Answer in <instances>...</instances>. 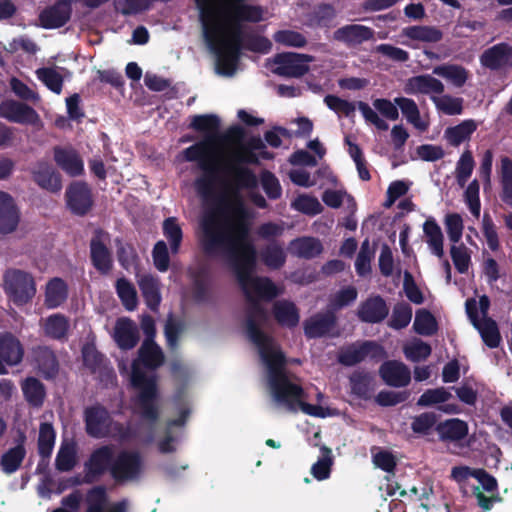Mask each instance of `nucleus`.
<instances>
[{
    "mask_svg": "<svg viewBox=\"0 0 512 512\" xmlns=\"http://www.w3.org/2000/svg\"><path fill=\"white\" fill-rule=\"evenodd\" d=\"M200 244L210 258L225 257L249 301L245 327L252 319L258 329L267 319L266 310L257 299L271 301L279 295L275 283L268 277L252 276L257 266V250L250 239V223L241 201L224 215L208 213L201 222Z\"/></svg>",
    "mask_w": 512,
    "mask_h": 512,
    "instance_id": "nucleus-1",
    "label": "nucleus"
},
{
    "mask_svg": "<svg viewBox=\"0 0 512 512\" xmlns=\"http://www.w3.org/2000/svg\"><path fill=\"white\" fill-rule=\"evenodd\" d=\"M220 125V118L217 115H194L189 128L205 134V137L203 140L185 148L182 154L185 161L197 162L198 168L202 171V174L195 179L194 187L203 202L213 206L210 213L224 215L234 205L225 194L216 192L220 173L232 174L238 188L254 189L257 187L258 180L251 169L232 165L228 162L223 163L222 159L216 154L213 146L218 139Z\"/></svg>",
    "mask_w": 512,
    "mask_h": 512,
    "instance_id": "nucleus-2",
    "label": "nucleus"
},
{
    "mask_svg": "<svg viewBox=\"0 0 512 512\" xmlns=\"http://www.w3.org/2000/svg\"><path fill=\"white\" fill-rule=\"evenodd\" d=\"M248 326V338L257 346L267 367L268 386L273 400L290 412L301 410L310 416L324 417L323 408L305 402L304 389L300 384L291 381L286 369V356L273 338L258 329L252 319Z\"/></svg>",
    "mask_w": 512,
    "mask_h": 512,
    "instance_id": "nucleus-3",
    "label": "nucleus"
},
{
    "mask_svg": "<svg viewBox=\"0 0 512 512\" xmlns=\"http://www.w3.org/2000/svg\"><path fill=\"white\" fill-rule=\"evenodd\" d=\"M164 361L165 357L161 347L155 341L143 340L138 350V359H135L131 366V385L138 390L134 400L135 411L150 426H154L160 418L157 404V377L156 375H147L140 368L139 363L147 369L156 370L163 365Z\"/></svg>",
    "mask_w": 512,
    "mask_h": 512,
    "instance_id": "nucleus-4",
    "label": "nucleus"
},
{
    "mask_svg": "<svg viewBox=\"0 0 512 512\" xmlns=\"http://www.w3.org/2000/svg\"><path fill=\"white\" fill-rule=\"evenodd\" d=\"M3 290L16 306H24L34 298L36 283L33 275L18 268H8L3 274Z\"/></svg>",
    "mask_w": 512,
    "mask_h": 512,
    "instance_id": "nucleus-5",
    "label": "nucleus"
},
{
    "mask_svg": "<svg viewBox=\"0 0 512 512\" xmlns=\"http://www.w3.org/2000/svg\"><path fill=\"white\" fill-rule=\"evenodd\" d=\"M145 470L142 454L137 450L119 451L111 466V477L118 485L138 482Z\"/></svg>",
    "mask_w": 512,
    "mask_h": 512,
    "instance_id": "nucleus-6",
    "label": "nucleus"
},
{
    "mask_svg": "<svg viewBox=\"0 0 512 512\" xmlns=\"http://www.w3.org/2000/svg\"><path fill=\"white\" fill-rule=\"evenodd\" d=\"M110 235L102 228H96L90 239V261L101 275H108L114 265L112 251L108 247Z\"/></svg>",
    "mask_w": 512,
    "mask_h": 512,
    "instance_id": "nucleus-7",
    "label": "nucleus"
},
{
    "mask_svg": "<svg viewBox=\"0 0 512 512\" xmlns=\"http://www.w3.org/2000/svg\"><path fill=\"white\" fill-rule=\"evenodd\" d=\"M83 421L85 432L92 438H106L111 434L113 418L109 410L100 403H95L84 409Z\"/></svg>",
    "mask_w": 512,
    "mask_h": 512,
    "instance_id": "nucleus-8",
    "label": "nucleus"
},
{
    "mask_svg": "<svg viewBox=\"0 0 512 512\" xmlns=\"http://www.w3.org/2000/svg\"><path fill=\"white\" fill-rule=\"evenodd\" d=\"M114 447L110 444L102 445L94 449L89 458L84 462V481L86 484L96 482L106 472L111 475Z\"/></svg>",
    "mask_w": 512,
    "mask_h": 512,
    "instance_id": "nucleus-9",
    "label": "nucleus"
},
{
    "mask_svg": "<svg viewBox=\"0 0 512 512\" xmlns=\"http://www.w3.org/2000/svg\"><path fill=\"white\" fill-rule=\"evenodd\" d=\"M312 61H314V57L308 54L278 53L273 58V63L277 65L273 72L279 76L299 78L308 73V63Z\"/></svg>",
    "mask_w": 512,
    "mask_h": 512,
    "instance_id": "nucleus-10",
    "label": "nucleus"
},
{
    "mask_svg": "<svg viewBox=\"0 0 512 512\" xmlns=\"http://www.w3.org/2000/svg\"><path fill=\"white\" fill-rule=\"evenodd\" d=\"M84 502L85 512H128L129 501L121 499L110 503L105 485H95L87 490Z\"/></svg>",
    "mask_w": 512,
    "mask_h": 512,
    "instance_id": "nucleus-11",
    "label": "nucleus"
},
{
    "mask_svg": "<svg viewBox=\"0 0 512 512\" xmlns=\"http://www.w3.org/2000/svg\"><path fill=\"white\" fill-rule=\"evenodd\" d=\"M65 199L71 213L80 217L87 215L94 205L92 190L83 181L72 182L66 189Z\"/></svg>",
    "mask_w": 512,
    "mask_h": 512,
    "instance_id": "nucleus-12",
    "label": "nucleus"
},
{
    "mask_svg": "<svg viewBox=\"0 0 512 512\" xmlns=\"http://www.w3.org/2000/svg\"><path fill=\"white\" fill-rule=\"evenodd\" d=\"M231 19L232 25L230 30V36L228 39L222 41L221 44L234 48L238 47L239 50L241 51L242 48L244 47L249 51L258 53H267L271 49L272 43L270 42V40L264 36L259 35L248 36L245 45H243L244 33L242 30V26L240 24L242 20H236L232 13Z\"/></svg>",
    "mask_w": 512,
    "mask_h": 512,
    "instance_id": "nucleus-13",
    "label": "nucleus"
},
{
    "mask_svg": "<svg viewBox=\"0 0 512 512\" xmlns=\"http://www.w3.org/2000/svg\"><path fill=\"white\" fill-rule=\"evenodd\" d=\"M214 19L209 22L208 28L213 31V39L210 42L206 37L205 40L208 42L210 47L215 51L217 56V69L218 72L225 76H232L237 68L241 56V50L238 47H229L221 44L217 45V32L218 29L213 25Z\"/></svg>",
    "mask_w": 512,
    "mask_h": 512,
    "instance_id": "nucleus-14",
    "label": "nucleus"
},
{
    "mask_svg": "<svg viewBox=\"0 0 512 512\" xmlns=\"http://www.w3.org/2000/svg\"><path fill=\"white\" fill-rule=\"evenodd\" d=\"M24 348L19 339L10 332L0 333V375L8 374L7 366L22 362Z\"/></svg>",
    "mask_w": 512,
    "mask_h": 512,
    "instance_id": "nucleus-15",
    "label": "nucleus"
},
{
    "mask_svg": "<svg viewBox=\"0 0 512 512\" xmlns=\"http://www.w3.org/2000/svg\"><path fill=\"white\" fill-rule=\"evenodd\" d=\"M384 355L383 348L373 341H364L360 345L351 344L343 349L338 361L344 366H354L362 362L366 357L380 358Z\"/></svg>",
    "mask_w": 512,
    "mask_h": 512,
    "instance_id": "nucleus-16",
    "label": "nucleus"
},
{
    "mask_svg": "<svg viewBox=\"0 0 512 512\" xmlns=\"http://www.w3.org/2000/svg\"><path fill=\"white\" fill-rule=\"evenodd\" d=\"M337 326V315L329 307L319 312L303 323L304 334L308 339H317L329 335Z\"/></svg>",
    "mask_w": 512,
    "mask_h": 512,
    "instance_id": "nucleus-17",
    "label": "nucleus"
},
{
    "mask_svg": "<svg viewBox=\"0 0 512 512\" xmlns=\"http://www.w3.org/2000/svg\"><path fill=\"white\" fill-rule=\"evenodd\" d=\"M0 116L18 124L36 125L40 121L36 110L16 100H4L0 103Z\"/></svg>",
    "mask_w": 512,
    "mask_h": 512,
    "instance_id": "nucleus-18",
    "label": "nucleus"
},
{
    "mask_svg": "<svg viewBox=\"0 0 512 512\" xmlns=\"http://www.w3.org/2000/svg\"><path fill=\"white\" fill-rule=\"evenodd\" d=\"M73 0H57L53 5L43 9L39 14V22L44 29L63 27L71 18Z\"/></svg>",
    "mask_w": 512,
    "mask_h": 512,
    "instance_id": "nucleus-19",
    "label": "nucleus"
},
{
    "mask_svg": "<svg viewBox=\"0 0 512 512\" xmlns=\"http://www.w3.org/2000/svg\"><path fill=\"white\" fill-rule=\"evenodd\" d=\"M389 307L380 295L369 296L361 302L357 309V317L360 321L369 324L381 323L387 318Z\"/></svg>",
    "mask_w": 512,
    "mask_h": 512,
    "instance_id": "nucleus-20",
    "label": "nucleus"
},
{
    "mask_svg": "<svg viewBox=\"0 0 512 512\" xmlns=\"http://www.w3.org/2000/svg\"><path fill=\"white\" fill-rule=\"evenodd\" d=\"M21 213L14 198L0 190V234L8 235L16 231Z\"/></svg>",
    "mask_w": 512,
    "mask_h": 512,
    "instance_id": "nucleus-21",
    "label": "nucleus"
},
{
    "mask_svg": "<svg viewBox=\"0 0 512 512\" xmlns=\"http://www.w3.org/2000/svg\"><path fill=\"white\" fill-rule=\"evenodd\" d=\"M480 63L492 71L512 66V46L505 42L493 45L481 54Z\"/></svg>",
    "mask_w": 512,
    "mask_h": 512,
    "instance_id": "nucleus-22",
    "label": "nucleus"
},
{
    "mask_svg": "<svg viewBox=\"0 0 512 512\" xmlns=\"http://www.w3.org/2000/svg\"><path fill=\"white\" fill-rule=\"evenodd\" d=\"M375 31L361 24H347L333 33L335 41L344 43L348 47H354L374 39Z\"/></svg>",
    "mask_w": 512,
    "mask_h": 512,
    "instance_id": "nucleus-23",
    "label": "nucleus"
},
{
    "mask_svg": "<svg viewBox=\"0 0 512 512\" xmlns=\"http://www.w3.org/2000/svg\"><path fill=\"white\" fill-rule=\"evenodd\" d=\"M33 181L44 190L58 193L62 189V179L58 172L46 161H38L31 170Z\"/></svg>",
    "mask_w": 512,
    "mask_h": 512,
    "instance_id": "nucleus-24",
    "label": "nucleus"
},
{
    "mask_svg": "<svg viewBox=\"0 0 512 512\" xmlns=\"http://www.w3.org/2000/svg\"><path fill=\"white\" fill-rule=\"evenodd\" d=\"M379 375L382 380L391 387H405L411 381V372L402 362L388 360L381 364Z\"/></svg>",
    "mask_w": 512,
    "mask_h": 512,
    "instance_id": "nucleus-25",
    "label": "nucleus"
},
{
    "mask_svg": "<svg viewBox=\"0 0 512 512\" xmlns=\"http://www.w3.org/2000/svg\"><path fill=\"white\" fill-rule=\"evenodd\" d=\"M54 161L66 174L75 177L84 172L83 161L78 152L72 147L55 146L53 148Z\"/></svg>",
    "mask_w": 512,
    "mask_h": 512,
    "instance_id": "nucleus-26",
    "label": "nucleus"
},
{
    "mask_svg": "<svg viewBox=\"0 0 512 512\" xmlns=\"http://www.w3.org/2000/svg\"><path fill=\"white\" fill-rule=\"evenodd\" d=\"M139 339V330L133 320L123 317L116 321L114 340L121 350L133 349L138 344Z\"/></svg>",
    "mask_w": 512,
    "mask_h": 512,
    "instance_id": "nucleus-27",
    "label": "nucleus"
},
{
    "mask_svg": "<svg viewBox=\"0 0 512 512\" xmlns=\"http://www.w3.org/2000/svg\"><path fill=\"white\" fill-rule=\"evenodd\" d=\"M435 431L439 441L443 443H457L465 439L469 433L468 423L459 418H450L439 422Z\"/></svg>",
    "mask_w": 512,
    "mask_h": 512,
    "instance_id": "nucleus-28",
    "label": "nucleus"
},
{
    "mask_svg": "<svg viewBox=\"0 0 512 512\" xmlns=\"http://www.w3.org/2000/svg\"><path fill=\"white\" fill-rule=\"evenodd\" d=\"M404 91L409 95H428L431 93L439 95L444 92V85L439 79L429 74H422L409 78Z\"/></svg>",
    "mask_w": 512,
    "mask_h": 512,
    "instance_id": "nucleus-29",
    "label": "nucleus"
},
{
    "mask_svg": "<svg viewBox=\"0 0 512 512\" xmlns=\"http://www.w3.org/2000/svg\"><path fill=\"white\" fill-rule=\"evenodd\" d=\"M34 361L45 379H53L59 371V362L52 349L38 346L33 350Z\"/></svg>",
    "mask_w": 512,
    "mask_h": 512,
    "instance_id": "nucleus-30",
    "label": "nucleus"
},
{
    "mask_svg": "<svg viewBox=\"0 0 512 512\" xmlns=\"http://www.w3.org/2000/svg\"><path fill=\"white\" fill-rule=\"evenodd\" d=\"M138 285L148 308L154 312L158 311L161 303L159 279L146 274L138 280Z\"/></svg>",
    "mask_w": 512,
    "mask_h": 512,
    "instance_id": "nucleus-31",
    "label": "nucleus"
},
{
    "mask_svg": "<svg viewBox=\"0 0 512 512\" xmlns=\"http://www.w3.org/2000/svg\"><path fill=\"white\" fill-rule=\"evenodd\" d=\"M272 312L277 323L283 327L294 328L299 324V309L291 301H276L273 304Z\"/></svg>",
    "mask_w": 512,
    "mask_h": 512,
    "instance_id": "nucleus-32",
    "label": "nucleus"
},
{
    "mask_svg": "<svg viewBox=\"0 0 512 512\" xmlns=\"http://www.w3.org/2000/svg\"><path fill=\"white\" fill-rule=\"evenodd\" d=\"M261 262L270 270H279L286 263V253L283 244L272 240L259 253Z\"/></svg>",
    "mask_w": 512,
    "mask_h": 512,
    "instance_id": "nucleus-33",
    "label": "nucleus"
},
{
    "mask_svg": "<svg viewBox=\"0 0 512 512\" xmlns=\"http://www.w3.org/2000/svg\"><path fill=\"white\" fill-rule=\"evenodd\" d=\"M426 243L433 255L442 259L444 257V235L441 227L433 217H429L423 224Z\"/></svg>",
    "mask_w": 512,
    "mask_h": 512,
    "instance_id": "nucleus-34",
    "label": "nucleus"
},
{
    "mask_svg": "<svg viewBox=\"0 0 512 512\" xmlns=\"http://www.w3.org/2000/svg\"><path fill=\"white\" fill-rule=\"evenodd\" d=\"M291 253L299 258L312 259L323 251L319 239L314 237H299L290 242Z\"/></svg>",
    "mask_w": 512,
    "mask_h": 512,
    "instance_id": "nucleus-35",
    "label": "nucleus"
},
{
    "mask_svg": "<svg viewBox=\"0 0 512 512\" xmlns=\"http://www.w3.org/2000/svg\"><path fill=\"white\" fill-rule=\"evenodd\" d=\"M401 35L425 43H437L443 38V32L439 28L427 25L407 26L402 29Z\"/></svg>",
    "mask_w": 512,
    "mask_h": 512,
    "instance_id": "nucleus-36",
    "label": "nucleus"
},
{
    "mask_svg": "<svg viewBox=\"0 0 512 512\" xmlns=\"http://www.w3.org/2000/svg\"><path fill=\"white\" fill-rule=\"evenodd\" d=\"M68 297L66 282L58 277L51 279L46 285L45 306L54 309L61 306Z\"/></svg>",
    "mask_w": 512,
    "mask_h": 512,
    "instance_id": "nucleus-37",
    "label": "nucleus"
},
{
    "mask_svg": "<svg viewBox=\"0 0 512 512\" xmlns=\"http://www.w3.org/2000/svg\"><path fill=\"white\" fill-rule=\"evenodd\" d=\"M433 74L449 81L453 86L461 88L469 78V71L458 64L445 63L433 68Z\"/></svg>",
    "mask_w": 512,
    "mask_h": 512,
    "instance_id": "nucleus-38",
    "label": "nucleus"
},
{
    "mask_svg": "<svg viewBox=\"0 0 512 512\" xmlns=\"http://www.w3.org/2000/svg\"><path fill=\"white\" fill-rule=\"evenodd\" d=\"M22 392L25 400L32 407L39 408L43 405L46 397V389L39 379L27 377L22 383Z\"/></svg>",
    "mask_w": 512,
    "mask_h": 512,
    "instance_id": "nucleus-39",
    "label": "nucleus"
},
{
    "mask_svg": "<svg viewBox=\"0 0 512 512\" xmlns=\"http://www.w3.org/2000/svg\"><path fill=\"white\" fill-rule=\"evenodd\" d=\"M476 129L477 124L474 120H464L458 125L448 127L445 130V138L451 146L457 147L464 141L469 140Z\"/></svg>",
    "mask_w": 512,
    "mask_h": 512,
    "instance_id": "nucleus-40",
    "label": "nucleus"
},
{
    "mask_svg": "<svg viewBox=\"0 0 512 512\" xmlns=\"http://www.w3.org/2000/svg\"><path fill=\"white\" fill-rule=\"evenodd\" d=\"M394 101L410 124L422 132L427 130L428 124L421 120L419 108L413 99L396 97Z\"/></svg>",
    "mask_w": 512,
    "mask_h": 512,
    "instance_id": "nucleus-41",
    "label": "nucleus"
},
{
    "mask_svg": "<svg viewBox=\"0 0 512 512\" xmlns=\"http://www.w3.org/2000/svg\"><path fill=\"white\" fill-rule=\"evenodd\" d=\"M351 391L358 398L369 400L374 391L373 377L368 372L356 371L350 378Z\"/></svg>",
    "mask_w": 512,
    "mask_h": 512,
    "instance_id": "nucleus-42",
    "label": "nucleus"
},
{
    "mask_svg": "<svg viewBox=\"0 0 512 512\" xmlns=\"http://www.w3.org/2000/svg\"><path fill=\"white\" fill-rule=\"evenodd\" d=\"M231 12L236 20L258 23L263 20V9L260 5L244 3L245 0H230Z\"/></svg>",
    "mask_w": 512,
    "mask_h": 512,
    "instance_id": "nucleus-43",
    "label": "nucleus"
},
{
    "mask_svg": "<svg viewBox=\"0 0 512 512\" xmlns=\"http://www.w3.org/2000/svg\"><path fill=\"white\" fill-rule=\"evenodd\" d=\"M26 456V449L23 442L9 448L0 458L1 470L6 474L16 472Z\"/></svg>",
    "mask_w": 512,
    "mask_h": 512,
    "instance_id": "nucleus-44",
    "label": "nucleus"
},
{
    "mask_svg": "<svg viewBox=\"0 0 512 512\" xmlns=\"http://www.w3.org/2000/svg\"><path fill=\"white\" fill-rule=\"evenodd\" d=\"M70 328L69 320L63 314L50 315L45 322V335L54 340L66 339Z\"/></svg>",
    "mask_w": 512,
    "mask_h": 512,
    "instance_id": "nucleus-45",
    "label": "nucleus"
},
{
    "mask_svg": "<svg viewBox=\"0 0 512 512\" xmlns=\"http://www.w3.org/2000/svg\"><path fill=\"white\" fill-rule=\"evenodd\" d=\"M56 432L49 422H42L39 426L38 454L40 457L50 458L55 445Z\"/></svg>",
    "mask_w": 512,
    "mask_h": 512,
    "instance_id": "nucleus-46",
    "label": "nucleus"
},
{
    "mask_svg": "<svg viewBox=\"0 0 512 512\" xmlns=\"http://www.w3.org/2000/svg\"><path fill=\"white\" fill-rule=\"evenodd\" d=\"M501 200L512 207V159L503 156L500 169Z\"/></svg>",
    "mask_w": 512,
    "mask_h": 512,
    "instance_id": "nucleus-47",
    "label": "nucleus"
},
{
    "mask_svg": "<svg viewBox=\"0 0 512 512\" xmlns=\"http://www.w3.org/2000/svg\"><path fill=\"white\" fill-rule=\"evenodd\" d=\"M413 328L419 335L432 336L438 331V323L435 316L423 308L416 311Z\"/></svg>",
    "mask_w": 512,
    "mask_h": 512,
    "instance_id": "nucleus-48",
    "label": "nucleus"
},
{
    "mask_svg": "<svg viewBox=\"0 0 512 512\" xmlns=\"http://www.w3.org/2000/svg\"><path fill=\"white\" fill-rule=\"evenodd\" d=\"M481 338L489 348H497L501 342V335L496 321L492 318H483L482 322L475 327Z\"/></svg>",
    "mask_w": 512,
    "mask_h": 512,
    "instance_id": "nucleus-49",
    "label": "nucleus"
},
{
    "mask_svg": "<svg viewBox=\"0 0 512 512\" xmlns=\"http://www.w3.org/2000/svg\"><path fill=\"white\" fill-rule=\"evenodd\" d=\"M117 259L120 266L129 271L131 268L136 269L139 265L138 253L131 243H122L120 239H116Z\"/></svg>",
    "mask_w": 512,
    "mask_h": 512,
    "instance_id": "nucleus-50",
    "label": "nucleus"
},
{
    "mask_svg": "<svg viewBox=\"0 0 512 512\" xmlns=\"http://www.w3.org/2000/svg\"><path fill=\"white\" fill-rule=\"evenodd\" d=\"M115 288L123 306L128 311H133L136 309L138 304L137 292L133 284L126 278L122 277L117 279Z\"/></svg>",
    "mask_w": 512,
    "mask_h": 512,
    "instance_id": "nucleus-51",
    "label": "nucleus"
},
{
    "mask_svg": "<svg viewBox=\"0 0 512 512\" xmlns=\"http://www.w3.org/2000/svg\"><path fill=\"white\" fill-rule=\"evenodd\" d=\"M162 229L164 236L169 241L171 252L173 254L178 253L183 239V232L178 224L177 218H166L163 222Z\"/></svg>",
    "mask_w": 512,
    "mask_h": 512,
    "instance_id": "nucleus-52",
    "label": "nucleus"
},
{
    "mask_svg": "<svg viewBox=\"0 0 512 512\" xmlns=\"http://www.w3.org/2000/svg\"><path fill=\"white\" fill-rule=\"evenodd\" d=\"M412 319V307L406 302L394 305L388 326L395 330L407 327Z\"/></svg>",
    "mask_w": 512,
    "mask_h": 512,
    "instance_id": "nucleus-53",
    "label": "nucleus"
},
{
    "mask_svg": "<svg viewBox=\"0 0 512 512\" xmlns=\"http://www.w3.org/2000/svg\"><path fill=\"white\" fill-rule=\"evenodd\" d=\"M438 416L434 412H423L413 417L411 422V430L421 436H426L434 429L438 424Z\"/></svg>",
    "mask_w": 512,
    "mask_h": 512,
    "instance_id": "nucleus-54",
    "label": "nucleus"
},
{
    "mask_svg": "<svg viewBox=\"0 0 512 512\" xmlns=\"http://www.w3.org/2000/svg\"><path fill=\"white\" fill-rule=\"evenodd\" d=\"M77 463L74 444H62L55 459V467L60 472L71 471Z\"/></svg>",
    "mask_w": 512,
    "mask_h": 512,
    "instance_id": "nucleus-55",
    "label": "nucleus"
},
{
    "mask_svg": "<svg viewBox=\"0 0 512 512\" xmlns=\"http://www.w3.org/2000/svg\"><path fill=\"white\" fill-rule=\"evenodd\" d=\"M475 161L471 151L466 150L460 156L456 164V181L463 188L472 175Z\"/></svg>",
    "mask_w": 512,
    "mask_h": 512,
    "instance_id": "nucleus-56",
    "label": "nucleus"
},
{
    "mask_svg": "<svg viewBox=\"0 0 512 512\" xmlns=\"http://www.w3.org/2000/svg\"><path fill=\"white\" fill-rule=\"evenodd\" d=\"M322 457L312 465L311 473L313 477L319 481L329 478L331 466L333 465V457L331 449L323 446L321 448Z\"/></svg>",
    "mask_w": 512,
    "mask_h": 512,
    "instance_id": "nucleus-57",
    "label": "nucleus"
},
{
    "mask_svg": "<svg viewBox=\"0 0 512 512\" xmlns=\"http://www.w3.org/2000/svg\"><path fill=\"white\" fill-rule=\"evenodd\" d=\"M37 78L52 92L60 94L63 88V77L55 69L49 67L39 68Z\"/></svg>",
    "mask_w": 512,
    "mask_h": 512,
    "instance_id": "nucleus-58",
    "label": "nucleus"
},
{
    "mask_svg": "<svg viewBox=\"0 0 512 512\" xmlns=\"http://www.w3.org/2000/svg\"><path fill=\"white\" fill-rule=\"evenodd\" d=\"M450 255L456 270L460 274L468 271L471 264V251L463 244H453L450 248Z\"/></svg>",
    "mask_w": 512,
    "mask_h": 512,
    "instance_id": "nucleus-59",
    "label": "nucleus"
},
{
    "mask_svg": "<svg viewBox=\"0 0 512 512\" xmlns=\"http://www.w3.org/2000/svg\"><path fill=\"white\" fill-rule=\"evenodd\" d=\"M374 256V249L371 248L368 239H365L356 257L355 269L359 276H366L371 272V260Z\"/></svg>",
    "mask_w": 512,
    "mask_h": 512,
    "instance_id": "nucleus-60",
    "label": "nucleus"
},
{
    "mask_svg": "<svg viewBox=\"0 0 512 512\" xmlns=\"http://www.w3.org/2000/svg\"><path fill=\"white\" fill-rule=\"evenodd\" d=\"M445 229L449 240L453 244H458L462 238L464 223L460 214L448 213L444 219Z\"/></svg>",
    "mask_w": 512,
    "mask_h": 512,
    "instance_id": "nucleus-61",
    "label": "nucleus"
},
{
    "mask_svg": "<svg viewBox=\"0 0 512 512\" xmlns=\"http://www.w3.org/2000/svg\"><path fill=\"white\" fill-rule=\"evenodd\" d=\"M262 188L270 200H277L282 196V187L278 178L269 170H264L260 175Z\"/></svg>",
    "mask_w": 512,
    "mask_h": 512,
    "instance_id": "nucleus-62",
    "label": "nucleus"
},
{
    "mask_svg": "<svg viewBox=\"0 0 512 512\" xmlns=\"http://www.w3.org/2000/svg\"><path fill=\"white\" fill-rule=\"evenodd\" d=\"M438 110L446 115H459L463 111V99L444 95L442 98L432 97Z\"/></svg>",
    "mask_w": 512,
    "mask_h": 512,
    "instance_id": "nucleus-63",
    "label": "nucleus"
},
{
    "mask_svg": "<svg viewBox=\"0 0 512 512\" xmlns=\"http://www.w3.org/2000/svg\"><path fill=\"white\" fill-rule=\"evenodd\" d=\"M357 296L358 292L354 286L350 285L344 287L334 295L328 307L336 313L337 310L353 303L357 299Z\"/></svg>",
    "mask_w": 512,
    "mask_h": 512,
    "instance_id": "nucleus-64",
    "label": "nucleus"
}]
</instances>
